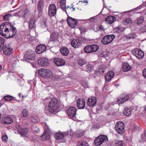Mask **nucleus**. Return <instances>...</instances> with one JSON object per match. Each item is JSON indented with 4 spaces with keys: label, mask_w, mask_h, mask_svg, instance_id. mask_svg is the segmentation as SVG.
I'll return each mask as SVG.
<instances>
[{
    "label": "nucleus",
    "mask_w": 146,
    "mask_h": 146,
    "mask_svg": "<svg viewBox=\"0 0 146 146\" xmlns=\"http://www.w3.org/2000/svg\"><path fill=\"white\" fill-rule=\"evenodd\" d=\"M60 102L55 98L52 99L50 101L48 106L49 112L55 114L60 107Z\"/></svg>",
    "instance_id": "obj_1"
},
{
    "label": "nucleus",
    "mask_w": 146,
    "mask_h": 146,
    "mask_svg": "<svg viewBox=\"0 0 146 146\" xmlns=\"http://www.w3.org/2000/svg\"><path fill=\"white\" fill-rule=\"evenodd\" d=\"M38 75L42 77L46 78H51L52 76V74L51 71L49 70L42 68L38 71Z\"/></svg>",
    "instance_id": "obj_2"
},
{
    "label": "nucleus",
    "mask_w": 146,
    "mask_h": 146,
    "mask_svg": "<svg viewBox=\"0 0 146 146\" xmlns=\"http://www.w3.org/2000/svg\"><path fill=\"white\" fill-rule=\"evenodd\" d=\"M12 24L8 22L4 23L0 25V34L3 36L5 37L6 35L8 34V29L11 27Z\"/></svg>",
    "instance_id": "obj_3"
},
{
    "label": "nucleus",
    "mask_w": 146,
    "mask_h": 146,
    "mask_svg": "<svg viewBox=\"0 0 146 146\" xmlns=\"http://www.w3.org/2000/svg\"><path fill=\"white\" fill-rule=\"evenodd\" d=\"M132 94H122L121 96L117 98V102L118 104H122L126 102L131 98Z\"/></svg>",
    "instance_id": "obj_4"
},
{
    "label": "nucleus",
    "mask_w": 146,
    "mask_h": 146,
    "mask_svg": "<svg viewBox=\"0 0 146 146\" xmlns=\"http://www.w3.org/2000/svg\"><path fill=\"white\" fill-rule=\"evenodd\" d=\"M115 38V36L114 35H105L102 39L101 43L104 45H107L111 43Z\"/></svg>",
    "instance_id": "obj_5"
},
{
    "label": "nucleus",
    "mask_w": 146,
    "mask_h": 146,
    "mask_svg": "<svg viewBox=\"0 0 146 146\" xmlns=\"http://www.w3.org/2000/svg\"><path fill=\"white\" fill-rule=\"evenodd\" d=\"M107 137L105 135H101L96 137L94 140V143L97 146L101 145L104 142L108 141Z\"/></svg>",
    "instance_id": "obj_6"
},
{
    "label": "nucleus",
    "mask_w": 146,
    "mask_h": 146,
    "mask_svg": "<svg viewBox=\"0 0 146 146\" xmlns=\"http://www.w3.org/2000/svg\"><path fill=\"white\" fill-rule=\"evenodd\" d=\"M125 126L123 122L119 121L117 123L115 129L119 134H123L125 131Z\"/></svg>",
    "instance_id": "obj_7"
},
{
    "label": "nucleus",
    "mask_w": 146,
    "mask_h": 146,
    "mask_svg": "<svg viewBox=\"0 0 146 146\" xmlns=\"http://www.w3.org/2000/svg\"><path fill=\"white\" fill-rule=\"evenodd\" d=\"M76 110L73 107H69L66 110V113L70 118L74 119L76 114Z\"/></svg>",
    "instance_id": "obj_8"
},
{
    "label": "nucleus",
    "mask_w": 146,
    "mask_h": 146,
    "mask_svg": "<svg viewBox=\"0 0 146 146\" xmlns=\"http://www.w3.org/2000/svg\"><path fill=\"white\" fill-rule=\"evenodd\" d=\"M132 54L138 59H142L144 55V52L139 48H136L132 50Z\"/></svg>",
    "instance_id": "obj_9"
},
{
    "label": "nucleus",
    "mask_w": 146,
    "mask_h": 146,
    "mask_svg": "<svg viewBox=\"0 0 146 146\" xmlns=\"http://www.w3.org/2000/svg\"><path fill=\"white\" fill-rule=\"evenodd\" d=\"M56 7L55 5L54 4H50L48 7V15L50 17L54 16L56 13Z\"/></svg>",
    "instance_id": "obj_10"
},
{
    "label": "nucleus",
    "mask_w": 146,
    "mask_h": 146,
    "mask_svg": "<svg viewBox=\"0 0 146 146\" xmlns=\"http://www.w3.org/2000/svg\"><path fill=\"white\" fill-rule=\"evenodd\" d=\"M97 103V98L95 97H90L88 99L87 102V105L90 107H94Z\"/></svg>",
    "instance_id": "obj_11"
},
{
    "label": "nucleus",
    "mask_w": 146,
    "mask_h": 146,
    "mask_svg": "<svg viewBox=\"0 0 146 146\" xmlns=\"http://www.w3.org/2000/svg\"><path fill=\"white\" fill-rule=\"evenodd\" d=\"M12 24L11 27L9 28L8 32V34L6 36H8L7 38H11L14 37L16 35L17 32L16 29L13 26Z\"/></svg>",
    "instance_id": "obj_12"
},
{
    "label": "nucleus",
    "mask_w": 146,
    "mask_h": 146,
    "mask_svg": "<svg viewBox=\"0 0 146 146\" xmlns=\"http://www.w3.org/2000/svg\"><path fill=\"white\" fill-rule=\"evenodd\" d=\"M67 21L68 25L72 28H74L78 23L77 21L70 16L68 17Z\"/></svg>",
    "instance_id": "obj_13"
},
{
    "label": "nucleus",
    "mask_w": 146,
    "mask_h": 146,
    "mask_svg": "<svg viewBox=\"0 0 146 146\" xmlns=\"http://www.w3.org/2000/svg\"><path fill=\"white\" fill-rule=\"evenodd\" d=\"M24 57L25 59V61L28 62H30V60H35V57L34 54L32 53L31 52L26 53Z\"/></svg>",
    "instance_id": "obj_14"
},
{
    "label": "nucleus",
    "mask_w": 146,
    "mask_h": 146,
    "mask_svg": "<svg viewBox=\"0 0 146 146\" xmlns=\"http://www.w3.org/2000/svg\"><path fill=\"white\" fill-rule=\"evenodd\" d=\"M53 62L56 66H63L65 63V62L64 59L59 58H54Z\"/></svg>",
    "instance_id": "obj_15"
},
{
    "label": "nucleus",
    "mask_w": 146,
    "mask_h": 146,
    "mask_svg": "<svg viewBox=\"0 0 146 146\" xmlns=\"http://www.w3.org/2000/svg\"><path fill=\"white\" fill-rule=\"evenodd\" d=\"M3 53L6 55H9L13 52V50L12 48L9 46H7L5 45L4 48L2 49Z\"/></svg>",
    "instance_id": "obj_16"
},
{
    "label": "nucleus",
    "mask_w": 146,
    "mask_h": 146,
    "mask_svg": "<svg viewBox=\"0 0 146 146\" xmlns=\"http://www.w3.org/2000/svg\"><path fill=\"white\" fill-rule=\"evenodd\" d=\"M72 46L75 48H78L81 46V41L78 39H73L71 41Z\"/></svg>",
    "instance_id": "obj_17"
},
{
    "label": "nucleus",
    "mask_w": 146,
    "mask_h": 146,
    "mask_svg": "<svg viewBox=\"0 0 146 146\" xmlns=\"http://www.w3.org/2000/svg\"><path fill=\"white\" fill-rule=\"evenodd\" d=\"M86 102L84 99L79 98L77 100V105L79 109H83L85 106Z\"/></svg>",
    "instance_id": "obj_18"
},
{
    "label": "nucleus",
    "mask_w": 146,
    "mask_h": 146,
    "mask_svg": "<svg viewBox=\"0 0 146 146\" xmlns=\"http://www.w3.org/2000/svg\"><path fill=\"white\" fill-rule=\"evenodd\" d=\"M38 63L40 65L43 67L47 66L48 64V59L46 58H42L39 59Z\"/></svg>",
    "instance_id": "obj_19"
},
{
    "label": "nucleus",
    "mask_w": 146,
    "mask_h": 146,
    "mask_svg": "<svg viewBox=\"0 0 146 146\" xmlns=\"http://www.w3.org/2000/svg\"><path fill=\"white\" fill-rule=\"evenodd\" d=\"M46 49V46L44 45H39L36 48V51L38 54H40L45 51Z\"/></svg>",
    "instance_id": "obj_20"
},
{
    "label": "nucleus",
    "mask_w": 146,
    "mask_h": 146,
    "mask_svg": "<svg viewBox=\"0 0 146 146\" xmlns=\"http://www.w3.org/2000/svg\"><path fill=\"white\" fill-rule=\"evenodd\" d=\"M44 1V0H40L37 3V11L39 13H42L43 9Z\"/></svg>",
    "instance_id": "obj_21"
},
{
    "label": "nucleus",
    "mask_w": 146,
    "mask_h": 146,
    "mask_svg": "<svg viewBox=\"0 0 146 146\" xmlns=\"http://www.w3.org/2000/svg\"><path fill=\"white\" fill-rule=\"evenodd\" d=\"M68 135L67 132L64 133H57L54 134L55 138L57 139H61L64 137Z\"/></svg>",
    "instance_id": "obj_22"
},
{
    "label": "nucleus",
    "mask_w": 146,
    "mask_h": 146,
    "mask_svg": "<svg viewBox=\"0 0 146 146\" xmlns=\"http://www.w3.org/2000/svg\"><path fill=\"white\" fill-rule=\"evenodd\" d=\"M59 36V35L58 32H53L51 35L50 40V41H56L58 40Z\"/></svg>",
    "instance_id": "obj_23"
},
{
    "label": "nucleus",
    "mask_w": 146,
    "mask_h": 146,
    "mask_svg": "<svg viewBox=\"0 0 146 146\" xmlns=\"http://www.w3.org/2000/svg\"><path fill=\"white\" fill-rule=\"evenodd\" d=\"M116 19L115 17L114 16L109 15L105 18V21L107 23L111 24L115 21Z\"/></svg>",
    "instance_id": "obj_24"
},
{
    "label": "nucleus",
    "mask_w": 146,
    "mask_h": 146,
    "mask_svg": "<svg viewBox=\"0 0 146 146\" xmlns=\"http://www.w3.org/2000/svg\"><path fill=\"white\" fill-rule=\"evenodd\" d=\"M50 133L48 130H45L42 134L41 136V137L43 139L47 140L50 137Z\"/></svg>",
    "instance_id": "obj_25"
},
{
    "label": "nucleus",
    "mask_w": 146,
    "mask_h": 146,
    "mask_svg": "<svg viewBox=\"0 0 146 146\" xmlns=\"http://www.w3.org/2000/svg\"><path fill=\"white\" fill-rule=\"evenodd\" d=\"M114 75V72L112 71H109L105 76L106 80L108 81H110L112 79Z\"/></svg>",
    "instance_id": "obj_26"
},
{
    "label": "nucleus",
    "mask_w": 146,
    "mask_h": 146,
    "mask_svg": "<svg viewBox=\"0 0 146 146\" xmlns=\"http://www.w3.org/2000/svg\"><path fill=\"white\" fill-rule=\"evenodd\" d=\"M132 110V108L131 107L125 108L123 111V114L125 115L129 116L131 114Z\"/></svg>",
    "instance_id": "obj_27"
},
{
    "label": "nucleus",
    "mask_w": 146,
    "mask_h": 146,
    "mask_svg": "<svg viewBox=\"0 0 146 146\" xmlns=\"http://www.w3.org/2000/svg\"><path fill=\"white\" fill-rule=\"evenodd\" d=\"M3 120L4 123L7 124H11L13 121V118L9 117H4L3 118Z\"/></svg>",
    "instance_id": "obj_28"
},
{
    "label": "nucleus",
    "mask_w": 146,
    "mask_h": 146,
    "mask_svg": "<svg viewBox=\"0 0 146 146\" xmlns=\"http://www.w3.org/2000/svg\"><path fill=\"white\" fill-rule=\"evenodd\" d=\"M122 68L123 71L125 72L130 70L131 68V66L127 63H124Z\"/></svg>",
    "instance_id": "obj_29"
},
{
    "label": "nucleus",
    "mask_w": 146,
    "mask_h": 146,
    "mask_svg": "<svg viewBox=\"0 0 146 146\" xmlns=\"http://www.w3.org/2000/svg\"><path fill=\"white\" fill-rule=\"evenodd\" d=\"M59 5L60 7L64 11H65L66 13V3L65 1L64 0H60V1L58 3V5Z\"/></svg>",
    "instance_id": "obj_30"
},
{
    "label": "nucleus",
    "mask_w": 146,
    "mask_h": 146,
    "mask_svg": "<svg viewBox=\"0 0 146 146\" xmlns=\"http://www.w3.org/2000/svg\"><path fill=\"white\" fill-rule=\"evenodd\" d=\"M30 121L33 124H35L38 122V117L35 115H32L30 117Z\"/></svg>",
    "instance_id": "obj_31"
},
{
    "label": "nucleus",
    "mask_w": 146,
    "mask_h": 146,
    "mask_svg": "<svg viewBox=\"0 0 146 146\" xmlns=\"http://www.w3.org/2000/svg\"><path fill=\"white\" fill-rule=\"evenodd\" d=\"M29 132V130L28 129L22 128L21 130H19L20 133L23 136L25 137Z\"/></svg>",
    "instance_id": "obj_32"
},
{
    "label": "nucleus",
    "mask_w": 146,
    "mask_h": 146,
    "mask_svg": "<svg viewBox=\"0 0 146 146\" xmlns=\"http://www.w3.org/2000/svg\"><path fill=\"white\" fill-rule=\"evenodd\" d=\"M4 99L5 100L8 102L17 101V100L15 97L10 95H6L4 97Z\"/></svg>",
    "instance_id": "obj_33"
},
{
    "label": "nucleus",
    "mask_w": 146,
    "mask_h": 146,
    "mask_svg": "<svg viewBox=\"0 0 146 146\" xmlns=\"http://www.w3.org/2000/svg\"><path fill=\"white\" fill-rule=\"evenodd\" d=\"M69 50L66 47H62L60 49V52L64 56H67L69 52Z\"/></svg>",
    "instance_id": "obj_34"
},
{
    "label": "nucleus",
    "mask_w": 146,
    "mask_h": 146,
    "mask_svg": "<svg viewBox=\"0 0 146 146\" xmlns=\"http://www.w3.org/2000/svg\"><path fill=\"white\" fill-rule=\"evenodd\" d=\"M85 69L87 72H91L93 70L94 66L92 64H88L86 65Z\"/></svg>",
    "instance_id": "obj_35"
},
{
    "label": "nucleus",
    "mask_w": 146,
    "mask_h": 146,
    "mask_svg": "<svg viewBox=\"0 0 146 146\" xmlns=\"http://www.w3.org/2000/svg\"><path fill=\"white\" fill-rule=\"evenodd\" d=\"M29 111L28 110L24 109L21 112V115L23 118H26L28 116Z\"/></svg>",
    "instance_id": "obj_36"
},
{
    "label": "nucleus",
    "mask_w": 146,
    "mask_h": 146,
    "mask_svg": "<svg viewBox=\"0 0 146 146\" xmlns=\"http://www.w3.org/2000/svg\"><path fill=\"white\" fill-rule=\"evenodd\" d=\"M5 39L0 37V51L2 50L5 45H4Z\"/></svg>",
    "instance_id": "obj_37"
},
{
    "label": "nucleus",
    "mask_w": 146,
    "mask_h": 146,
    "mask_svg": "<svg viewBox=\"0 0 146 146\" xmlns=\"http://www.w3.org/2000/svg\"><path fill=\"white\" fill-rule=\"evenodd\" d=\"M75 136L78 138L81 137L84 135V132L81 130H78L75 133Z\"/></svg>",
    "instance_id": "obj_38"
},
{
    "label": "nucleus",
    "mask_w": 146,
    "mask_h": 146,
    "mask_svg": "<svg viewBox=\"0 0 146 146\" xmlns=\"http://www.w3.org/2000/svg\"><path fill=\"white\" fill-rule=\"evenodd\" d=\"M89 145L87 142L85 141H78L77 146H88Z\"/></svg>",
    "instance_id": "obj_39"
},
{
    "label": "nucleus",
    "mask_w": 146,
    "mask_h": 146,
    "mask_svg": "<svg viewBox=\"0 0 146 146\" xmlns=\"http://www.w3.org/2000/svg\"><path fill=\"white\" fill-rule=\"evenodd\" d=\"M91 46L92 52L97 51L99 48V47L98 45L96 44L91 45Z\"/></svg>",
    "instance_id": "obj_40"
},
{
    "label": "nucleus",
    "mask_w": 146,
    "mask_h": 146,
    "mask_svg": "<svg viewBox=\"0 0 146 146\" xmlns=\"http://www.w3.org/2000/svg\"><path fill=\"white\" fill-rule=\"evenodd\" d=\"M144 19L143 17H140L135 20L134 22L138 25L141 24L143 21Z\"/></svg>",
    "instance_id": "obj_41"
},
{
    "label": "nucleus",
    "mask_w": 146,
    "mask_h": 146,
    "mask_svg": "<svg viewBox=\"0 0 146 146\" xmlns=\"http://www.w3.org/2000/svg\"><path fill=\"white\" fill-rule=\"evenodd\" d=\"M35 23V19L34 18H32L30 21L29 24V27L30 29H32L33 28Z\"/></svg>",
    "instance_id": "obj_42"
},
{
    "label": "nucleus",
    "mask_w": 146,
    "mask_h": 146,
    "mask_svg": "<svg viewBox=\"0 0 146 146\" xmlns=\"http://www.w3.org/2000/svg\"><path fill=\"white\" fill-rule=\"evenodd\" d=\"M84 52L87 53L92 52L91 45H89L86 46L84 48Z\"/></svg>",
    "instance_id": "obj_43"
},
{
    "label": "nucleus",
    "mask_w": 146,
    "mask_h": 146,
    "mask_svg": "<svg viewBox=\"0 0 146 146\" xmlns=\"http://www.w3.org/2000/svg\"><path fill=\"white\" fill-rule=\"evenodd\" d=\"M133 20L130 18H127L124 19L123 21V23L124 25L131 24L133 22Z\"/></svg>",
    "instance_id": "obj_44"
},
{
    "label": "nucleus",
    "mask_w": 146,
    "mask_h": 146,
    "mask_svg": "<svg viewBox=\"0 0 146 146\" xmlns=\"http://www.w3.org/2000/svg\"><path fill=\"white\" fill-rule=\"evenodd\" d=\"M26 137L28 138L29 140L31 141H32L34 139L35 137V136L34 135H33V134L31 133H30L29 132L28 134L25 137Z\"/></svg>",
    "instance_id": "obj_45"
},
{
    "label": "nucleus",
    "mask_w": 146,
    "mask_h": 146,
    "mask_svg": "<svg viewBox=\"0 0 146 146\" xmlns=\"http://www.w3.org/2000/svg\"><path fill=\"white\" fill-rule=\"evenodd\" d=\"M13 15L10 14H7L4 15L3 17L4 20L6 21H8L9 20L10 17H11Z\"/></svg>",
    "instance_id": "obj_46"
},
{
    "label": "nucleus",
    "mask_w": 146,
    "mask_h": 146,
    "mask_svg": "<svg viewBox=\"0 0 146 146\" xmlns=\"http://www.w3.org/2000/svg\"><path fill=\"white\" fill-rule=\"evenodd\" d=\"M77 63L80 66H82L86 62L84 60L81 58H78L77 60Z\"/></svg>",
    "instance_id": "obj_47"
},
{
    "label": "nucleus",
    "mask_w": 146,
    "mask_h": 146,
    "mask_svg": "<svg viewBox=\"0 0 146 146\" xmlns=\"http://www.w3.org/2000/svg\"><path fill=\"white\" fill-rule=\"evenodd\" d=\"M115 146H125V144L122 141H117L115 143Z\"/></svg>",
    "instance_id": "obj_48"
},
{
    "label": "nucleus",
    "mask_w": 146,
    "mask_h": 146,
    "mask_svg": "<svg viewBox=\"0 0 146 146\" xmlns=\"http://www.w3.org/2000/svg\"><path fill=\"white\" fill-rule=\"evenodd\" d=\"M141 8V6H139L137 8H135L133 9L130 10L131 12L130 13L131 16L134 14L137 11L138 9H140Z\"/></svg>",
    "instance_id": "obj_49"
},
{
    "label": "nucleus",
    "mask_w": 146,
    "mask_h": 146,
    "mask_svg": "<svg viewBox=\"0 0 146 146\" xmlns=\"http://www.w3.org/2000/svg\"><path fill=\"white\" fill-rule=\"evenodd\" d=\"M98 70L100 73H103L104 72V69L103 66L100 65L99 66L98 68Z\"/></svg>",
    "instance_id": "obj_50"
},
{
    "label": "nucleus",
    "mask_w": 146,
    "mask_h": 146,
    "mask_svg": "<svg viewBox=\"0 0 146 146\" xmlns=\"http://www.w3.org/2000/svg\"><path fill=\"white\" fill-rule=\"evenodd\" d=\"M96 29L98 31H104L105 30L103 26L102 25L98 26L97 27Z\"/></svg>",
    "instance_id": "obj_51"
},
{
    "label": "nucleus",
    "mask_w": 146,
    "mask_h": 146,
    "mask_svg": "<svg viewBox=\"0 0 146 146\" xmlns=\"http://www.w3.org/2000/svg\"><path fill=\"white\" fill-rule=\"evenodd\" d=\"M128 38H135V35L133 33H129L128 35Z\"/></svg>",
    "instance_id": "obj_52"
},
{
    "label": "nucleus",
    "mask_w": 146,
    "mask_h": 146,
    "mask_svg": "<svg viewBox=\"0 0 146 146\" xmlns=\"http://www.w3.org/2000/svg\"><path fill=\"white\" fill-rule=\"evenodd\" d=\"M2 139L3 141H6L7 140V136L6 135H3L2 137Z\"/></svg>",
    "instance_id": "obj_53"
},
{
    "label": "nucleus",
    "mask_w": 146,
    "mask_h": 146,
    "mask_svg": "<svg viewBox=\"0 0 146 146\" xmlns=\"http://www.w3.org/2000/svg\"><path fill=\"white\" fill-rule=\"evenodd\" d=\"M141 30L143 33L146 32V25L141 27Z\"/></svg>",
    "instance_id": "obj_54"
},
{
    "label": "nucleus",
    "mask_w": 146,
    "mask_h": 146,
    "mask_svg": "<svg viewBox=\"0 0 146 146\" xmlns=\"http://www.w3.org/2000/svg\"><path fill=\"white\" fill-rule=\"evenodd\" d=\"M131 12V11H125L123 12H122V13H124L125 14H127L129 16H130L131 15L130 14V13Z\"/></svg>",
    "instance_id": "obj_55"
},
{
    "label": "nucleus",
    "mask_w": 146,
    "mask_h": 146,
    "mask_svg": "<svg viewBox=\"0 0 146 146\" xmlns=\"http://www.w3.org/2000/svg\"><path fill=\"white\" fill-rule=\"evenodd\" d=\"M81 84L84 87H87L88 86L87 82H82Z\"/></svg>",
    "instance_id": "obj_56"
},
{
    "label": "nucleus",
    "mask_w": 146,
    "mask_h": 146,
    "mask_svg": "<svg viewBox=\"0 0 146 146\" xmlns=\"http://www.w3.org/2000/svg\"><path fill=\"white\" fill-rule=\"evenodd\" d=\"M143 75L144 77L146 78V68L144 69L143 70Z\"/></svg>",
    "instance_id": "obj_57"
},
{
    "label": "nucleus",
    "mask_w": 146,
    "mask_h": 146,
    "mask_svg": "<svg viewBox=\"0 0 146 146\" xmlns=\"http://www.w3.org/2000/svg\"><path fill=\"white\" fill-rule=\"evenodd\" d=\"M18 96L20 98H24V96L23 94L21 93H19L18 94Z\"/></svg>",
    "instance_id": "obj_58"
},
{
    "label": "nucleus",
    "mask_w": 146,
    "mask_h": 146,
    "mask_svg": "<svg viewBox=\"0 0 146 146\" xmlns=\"http://www.w3.org/2000/svg\"><path fill=\"white\" fill-rule=\"evenodd\" d=\"M25 12L26 13L25 14L29 13V10L27 9H26L25 11Z\"/></svg>",
    "instance_id": "obj_59"
},
{
    "label": "nucleus",
    "mask_w": 146,
    "mask_h": 146,
    "mask_svg": "<svg viewBox=\"0 0 146 146\" xmlns=\"http://www.w3.org/2000/svg\"><path fill=\"white\" fill-rule=\"evenodd\" d=\"M117 30L118 31H117V32L119 33L120 32H121V29L120 28H118Z\"/></svg>",
    "instance_id": "obj_60"
},
{
    "label": "nucleus",
    "mask_w": 146,
    "mask_h": 146,
    "mask_svg": "<svg viewBox=\"0 0 146 146\" xmlns=\"http://www.w3.org/2000/svg\"><path fill=\"white\" fill-rule=\"evenodd\" d=\"M98 108H99V109H101L102 108V106L101 105H99L98 106Z\"/></svg>",
    "instance_id": "obj_61"
},
{
    "label": "nucleus",
    "mask_w": 146,
    "mask_h": 146,
    "mask_svg": "<svg viewBox=\"0 0 146 146\" xmlns=\"http://www.w3.org/2000/svg\"><path fill=\"white\" fill-rule=\"evenodd\" d=\"M1 100L0 101V107H1V106L3 104L1 102Z\"/></svg>",
    "instance_id": "obj_62"
},
{
    "label": "nucleus",
    "mask_w": 146,
    "mask_h": 146,
    "mask_svg": "<svg viewBox=\"0 0 146 146\" xmlns=\"http://www.w3.org/2000/svg\"><path fill=\"white\" fill-rule=\"evenodd\" d=\"M144 110L145 111H146V105L144 107Z\"/></svg>",
    "instance_id": "obj_63"
},
{
    "label": "nucleus",
    "mask_w": 146,
    "mask_h": 146,
    "mask_svg": "<svg viewBox=\"0 0 146 146\" xmlns=\"http://www.w3.org/2000/svg\"><path fill=\"white\" fill-rule=\"evenodd\" d=\"M17 15V13H16L15 14H14V16H16V15Z\"/></svg>",
    "instance_id": "obj_64"
}]
</instances>
